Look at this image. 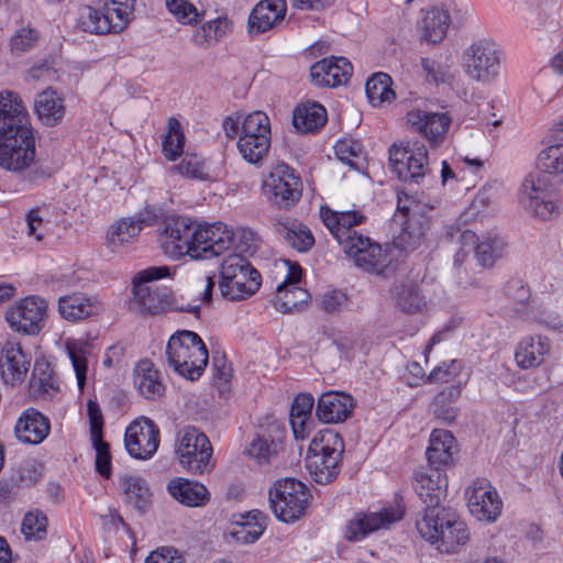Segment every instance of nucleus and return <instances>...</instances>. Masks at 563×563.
<instances>
[{"mask_svg": "<svg viewBox=\"0 0 563 563\" xmlns=\"http://www.w3.org/2000/svg\"><path fill=\"white\" fill-rule=\"evenodd\" d=\"M320 218L357 267L369 273L382 274L388 266L390 260L380 245L353 230V227L360 225L366 220L360 210L339 211L321 207Z\"/></svg>", "mask_w": 563, "mask_h": 563, "instance_id": "obj_1", "label": "nucleus"}, {"mask_svg": "<svg viewBox=\"0 0 563 563\" xmlns=\"http://www.w3.org/2000/svg\"><path fill=\"white\" fill-rule=\"evenodd\" d=\"M420 536L434 544L444 553H456L470 541V530L466 523L454 512L441 511L423 512L417 521Z\"/></svg>", "mask_w": 563, "mask_h": 563, "instance_id": "obj_2", "label": "nucleus"}, {"mask_svg": "<svg viewBox=\"0 0 563 563\" xmlns=\"http://www.w3.org/2000/svg\"><path fill=\"white\" fill-rule=\"evenodd\" d=\"M168 365L180 376L198 379L207 364L208 350L201 338L192 331L183 330L173 334L166 346Z\"/></svg>", "mask_w": 563, "mask_h": 563, "instance_id": "obj_3", "label": "nucleus"}, {"mask_svg": "<svg viewBox=\"0 0 563 563\" xmlns=\"http://www.w3.org/2000/svg\"><path fill=\"white\" fill-rule=\"evenodd\" d=\"M344 443L339 433L324 430L316 435L308 449L306 467L318 484L333 482L340 473Z\"/></svg>", "mask_w": 563, "mask_h": 563, "instance_id": "obj_4", "label": "nucleus"}, {"mask_svg": "<svg viewBox=\"0 0 563 563\" xmlns=\"http://www.w3.org/2000/svg\"><path fill=\"white\" fill-rule=\"evenodd\" d=\"M431 208L421 202L417 197L405 191L398 192L397 212L393 223L401 227L395 238V244L405 250H415L423 239L428 227L427 212Z\"/></svg>", "mask_w": 563, "mask_h": 563, "instance_id": "obj_5", "label": "nucleus"}, {"mask_svg": "<svg viewBox=\"0 0 563 563\" xmlns=\"http://www.w3.org/2000/svg\"><path fill=\"white\" fill-rule=\"evenodd\" d=\"M35 157L36 140L32 125L0 133V167L2 169L22 174L34 165Z\"/></svg>", "mask_w": 563, "mask_h": 563, "instance_id": "obj_6", "label": "nucleus"}, {"mask_svg": "<svg viewBox=\"0 0 563 563\" xmlns=\"http://www.w3.org/2000/svg\"><path fill=\"white\" fill-rule=\"evenodd\" d=\"M309 490L291 477L278 479L269 489V505L276 518L284 522H295L301 518L309 504Z\"/></svg>", "mask_w": 563, "mask_h": 563, "instance_id": "obj_7", "label": "nucleus"}, {"mask_svg": "<svg viewBox=\"0 0 563 563\" xmlns=\"http://www.w3.org/2000/svg\"><path fill=\"white\" fill-rule=\"evenodd\" d=\"M176 454L181 466L191 474L201 475L213 468L211 443L195 427H186L179 432Z\"/></svg>", "mask_w": 563, "mask_h": 563, "instance_id": "obj_8", "label": "nucleus"}, {"mask_svg": "<svg viewBox=\"0 0 563 563\" xmlns=\"http://www.w3.org/2000/svg\"><path fill=\"white\" fill-rule=\"evenodd\" d=\"M389 162L393 172L405 183H419L429 172L428 151L419 140L393 144L389 148Z\"/></svg>", "mask_w": 563, "mask_h": 563, "instance_id": "obj_9", "label": "nucleus"}, {"mask_svg": "<svg viewBox=\"0 0 563 563\" xmlns=\"http://www.w3.org/2000/svg\"><path fill=\"white\" fill-rule=\"evenodd\" d=\"M518 197L521 206L541 220H551L560 213L559 203L550 192L549 179L540 170L525 177Z\"/></svg>", "mask_w": 563, "mask_h": 563, "instance_id": "obj_10", "label": "nucleus"}, {"mask_svg": "<svg viewBox=\"0 0 563 563\" xmlns=\"http://www.w3.org/2000/svg\"><path fill=\"white\" fill-rule=\"evenodd\" d=\"M462 65L470 78L489 82L498 75L500 52L494 41L487 37L478 38L464 51Z\"/></svg>", "mask_w": 563, "mask_h": 563, "instance_id": "obj_11", "label": "nucleus"}, {"mask_svg": "<svg viewBox=\"0 0 563 563\" xmlns=\"http://www.w3.org/2000/svg\"><path fill=\"white\" fill-rule=\"evenodd\" d=\"M47 310L48 303L44 298L31 295L11 305L4 318L12 331L36 335L45 327Z\"/></svg>", "mask_w": 563, "mask_h": 563, "instance_id": "obj_12", "label": "nucleus"}, {"mask_svg": "<svg viewBox=\"0 0 563 563\" xmlns=\"http://www.w3.org/2000/svg\"><path fill=\"white\" fill-rule=\"evenodd\" d=\"M402 517L404 509L399 505L358 511L346 522L344 538L350 542L362 541L376 531L389 529Z\"/></svg>", "mask_w": 563, "mask_h": 563, "instance_id": "obj_13", "label": "nucleus"}, {"mask_svg": "<svg viewBox=\"0 0 563 563\" xmlns=\"http://www.w3.org/2000/svg\"><path fill=\"white\" fill-rule=\"evenodd\" d=\"M267 199L279 208H288L301 198L302 187L299 175L287 164H277L263 181Z\"/></svg>", "mask_w": 563, "mask_h": 563, "instance_id": "obj_14", "label": "nucleus"}, {"mask_svg": "<svg viewBox=\"0 0 563 563\" xmlns=\"http://www.w3.org/2000/svg\"><path fill=\"white\" fill-rule=\"evenodd\" d=\"M169 275L167 266H152L140 271L133 277L134 298L147 312L154 314L165 309L169 303V294L166 289L152 286L150 283Z\"/></svg>", "mask_w": 563, "mask_h": 563, "instance_id": "obj_15", "label": "nucleus"}, {"mask_svg": "<svg viewBox=\"0 0 563 563\" xmlns=\"http://www.w3.org/2000/svg\"><path fill=\"white\" fill-rule=\"evenodd\" d=\"M470 512L479 521L495 522L503 511L497 489L485 478H477L466 489Z\"/></svg>", "mask_w": 563, "mask_h": 563, "instance_id": "obj_16", "label": "nucleus"}, {"mask_svg": "<svg viewBox=\"0 0 563 563\" xmlns=\"http://www.w3.org/2000/svg\"><path fill=\"white\" fill-rule=\"evenodd\" d=\"M232 239V230L221 222L195 225L190 257L199 260L218 256L231 249Z\"/></svg>", "mask_w": 563, "mask_h": 563, "instance_id": "obj_17", "label": "nucleus"}, {"mask_svg": "<svg viewBox=\"0 0 563 563\" xmlns=\"http://www.w3.org/2000/svg\"><path fill=\"white\" fill-rule=\"evenodd\" d=\"M124 445L132 457L151 459L159 445V429L148 418L136 419L125 430Z\"/></svg>", "mask_w": 563, "mask_h": 563, "instance_id": "obj_18", "label": "nucleus"}, {"mask_svg": "<svg viewBox=\"0 0 563 563\" xmlns=\"http://www.w3.org/2000/svg\"><path fill=\"white\" fill-rule=\"evenodd\" d=\"M195 224L189 218L177 217L166 221L161 233L164 253L173 258L191 253Z\"/></svg>", "mask_w": 563, "mask_h": 563, "instance_id": "obj_19", "label": "nucleus"}, {"mask_svg": "<svg viewBox=\"0 0 563 563\" xmlns=\"http://www.w3.org/2000/svg\"><path fill=\"white\" fill-rule=\"evenodd\" d=\"M32 356L16 341H7L0 352V376L10 386L22 384L30 371Z\"/></svg>", "mask_w": 563, "mask_h": 563, "instance_id": "obj_20", "label": "nucleus"}, {"mask_svg": "<svg viewBox=\"0 0 563 563\" xmlns=\"http://www.w3.org/2000/svg\"><path fill=\"white\" fill-rule=\"evenodd\" d=\"M286 264L288 265V274L276 288L274 306L276 310L283 313H292L298 311L310 296L306 289L298 286L302 275L301 267L290 264L289 261Z\"/></svg>", "mask_w": 563, "mask_h": 563, "instance_id": "obj_21", "label": "nucleus"}, {"mask_svg": "<svg viewBox=\"0 0 563 563\" xmlns=\"http://www.w3.org/2000/svg\"><path fill=\"white\" fill-rule=\"evenodd\" d=\"M415 489L426 505L424 512L437 514L441 511L440 505L446 497V475L443 470H423L416 475Z\"/></svg>", "mask_w": 563, "mask_h": 563, "instance_id": "obj_22", "label": "nucleus"}, {"mask_svg": "<svg viewBox=\"0 0 563 563\" xmlns=\"http://www.w3.org/2000/svg\"><path fill=\"white\" fill-rule=\"evenodd\" d=\"M353 74V66L345 57L331 56L310 67L311 82L317 87L334 88L345 85Z\"/></svg>", "mask_w": 563, "mask_h": 563, "instance_id": "obj_23", "label": "nucleus"}, {"mask_svg": "<svg viewBox=\"0 0 563 563\" xmlns=\"http://www.w3.org/2000/svg\"><path fill=\"white\" fill-rule=\"evenodd\" d=\"M407 124L431 144H439L449 130L451 118L443 112L412 109L407 113Z\"/></svg>", "mask_w": 563, "mask_h": 563, "instance_id": "obj_24", "label": "nucleus"}, {"mask_svg": "<svg viewBox=\"0 0 563 563\" xmlns=\"http://www.w3.org/2000/svg\"><path fill=\"white\" fill-rule=\"evenodd\" d=\"M354 407V399L349 394L329 390L320 396L316 415L324 423H340L351 417Z\"/></svg>", "mask_w": 563, "mask_h": 563, "instance_id": "obj_25", "label": "nucleus"}, {"mask_svg": "<svg viewBox=\"0 0 563 563\" xmlns=\"http://www.w3.org/2000/svg\"><path fill=\"white\" fill-rule=\"evenodd\" d=\"M457 451L456 440L450 431L434 429L430 434L426 451L430 468L442 470V467L453 465Z\"/></svg>", "mask_w": 563, "mask_h": 563, "instance_id": "obj_26", "label": "nucleus"}, {"mask_svg": "<svg viewBox=\"0 0 563 563\" xmlns=\"http://www.w3.org/2000/svg\"><path fill=\"white\" fill-rule=\"evenodd\" d=\"M51 431V423L47 417L34 408L25 409L14 426L15 437L20 442L26 444L42 443Z\"/></svg>", "mask_w": 563, "mask_h": 563, "instance_id": "obj_27", "label": "nucleus"}, {"mask_svg": "<svg viewBox=\"0 0 563 563\" xmlns=\"http://www.w3.org/2000/svg\"><path fill=\"white\" fill-rule=\"evenodd\" d=\"M31 126L29 113L19 93L12 90L0 91V133Z\"/></svg>", "mask_w": 563, "mask_h": 563, "instance_id": "obj_28", "label": "nucleus"}, {"mask_svg": "<svg viewBox=\"0 0 563 563\" xmlns=\"http://www.w3.org/2000/svg\"><path fill=\"white\" fill-rule=\"evenodd\" d=\"M284 437L285 430L278 426H273L271 431H263L253 438L246 453L260 465L271 464L283 449Z\"/></svg>", "mask_w": 563, "mask_h": 563, "instance_id": "obj_29", "label": "nucleus"}, {"mask_svg": "<svg viewBox=\"0 0 563 563\" xmlns=\"http://www.w3.org/2000/svg\"><path fill=\"white\" fill-rule=\"evenodd\" d=\"M285 0H262L251 11L247 26L250 33H265L284 20Z\"/></svg>", "mask_w": 563, "mask_h": 563, "instance_id": "obj_30", "label": "nucleus"}, {"mask_svg": "<svg viewBox=\"0 0 563 563\" xmlns=\"http://www.w3.org/2000/svg\"><path fill=\"white\" fill-rule=\"evenodd\" d=\"M550 340L542 335H528L516 346L515 361L521 369L540 366L550 353Z\"/></svg>", "mask_w": 563, "mask_h": 563, "instance_id": "obj_31", "label": "nucleus"}, {"mask_svg": "<svg viewBox=\"0 0 563 563\" xmlns=\"http://www.w3.org/2000/svg\"><path fill=\"white\" fill-rule=\"evenodd\" d=\"M101 303L84 294H71L58 299V312L67 321L77 322L98 314Z\"/></svg>", "mask_w": 563, "mask_h": 563, "instance_id": "obj_32", "label": "nucleus"}, {"mask_svg": "<svg viewBox=\"0 0 563 563\" xmlns=\"http://www.w3.org/2000/svg\"><path fill=\"white\" fill-rule=\"evenodd\" d=\"M167 490L174 499L187 507H203L210 500V493L203 484L183 477L170 479Z\"/></svg>", "mask_w": 563, "mask_h": 563, "instance_id": "obj_33", "label": "nucleus"}, {"mask_svg": "<svg viewBox=\"0 0 563 563\" xmlns=\"http://www.w3.org/2000/svg\"><path fill=\"white\" fill-rule=\"evenodd\" d=\"M119 487L124 496V503L141 514L152 504V492L146 481L136 474H124L119 478Z\"/></svg>", "mask_w": 563, "mask_h": 563, "instance_id": "obj_34", "label": "nucleus"}, {"mask_svg": "<svg viewBox=\"0 0 563 563\" xmlns=\"http://www.w3.org/2000/svg\"><path fill=\"white\" fill-rule=\"evenodd\" d=\"M65 349L76 375L77 386L82 391L87 382L88 360L93 350L92 341L88 336L68 338L65 340Z\"/></svg>", "mask_w": 563, "mask_h": 563, "instance_id": "obj_35", "label": "nucleus"}, {"mask_svg": "<svg viewBox=\"0 0 563 563\" xmlns=\"http://www.w3.org/2000/svg\"><path fill=\"white\" fill-rule=\"evenodd\" d=\"M274 228L276 233L298 252H307L314 244V238L310 229L297 219L277 220Z\"/></svg>", "mask_w": 563, "mask_h": 563, "instance_id": "obj_36", "label": "nucleus"}, {"mask_svg": "<svg viewBox=\"0 0 563 563\" xmlns=\"http://www.w3.org/2000/svg\"><path fill=\"white\" fill-rule=\"evenodd\" d=\"M506 296L514 301L515 310L527 320H534L547 327L555 328L558 324L556 316H537L533 311L528 310V301L530 298V290L520 279H511L505 286Z\"/></svg>", "mask_w": 563, "mask_h": 563, "instance_id": "obj_37", "label": "nucleus"}, {"mask_svg": "<svg viewBox=\"0 0 563 563\" xmlns=\"http://www.w3.org/2000/svg\"><path fill=\"white\" fill-rule=\"evenodd\" d=\"M260 285L261 275L253 266L244 268V272L233 276L232 280L219 282L222 295L230 300H243L252 296Z\"/></svg>", "mask_w": 563, "mask_h": 563, "instance_id": "obj_38", "label": "nucleus"}, {"mask_svg": "<svg viewBox=\"0 0 563 563\" xmlns=\"http://www.w3.org/2000/svg\"><path fill=\"white\" fill-rule=\"evenodd\" d=\"M327 123V110L318 102L298 104L292 113V125L300 133L318 132Z\"/></svg>", "mask_w": 563, "mask_h": 563, "instance_id": "obj_39", "label": "nucleus"}, {"mask_svg": "<svg viewBox=\"0 0 563 563\" xmlns=\"http://www.w3.org/2000/svg\"><path fill=\"white\" fill-rule=\"evenodd\" d=\"M134 373V385L144 398L155 400L163 396L165 386L162 383L159 372L154 368L152 362L147 360L140 361Z\"/></svg>", "mask_w": 563, "mask_h": 563, "instance_id": "obj_40", "label": "nucleus"}, {"mask_svg": "<svg viewBox=\"0 0 563 563\" xmlns=\"http://www.w3.org/2000/svg\"><path fill=\"white\" fill-rule=\"evenodd\" d=\"M508 252V243L497 231L483 234L476 244L475 256L483 267H493Z\"/></svg>", "mask_w": 563, "mask_h": 563, "instance_id": "obj_41", "label": "nucleus"}, {"mask_svg": "<svg viewBox=\"0 0 563 563\" xmlns=\"http://www.w3.org/2000/svg\"><path fill=\"white\" fill-rule=\"evenodd\" d=\"M35 111L45 125H57L65 115L64 99L55 90L46 89L37 95Z\"/></svg>", "mask_w": 563, "mask_h": 563, "instance_id": "obj_42", "label": "nucleus"}, {"mask_svg": "<svg viewBox=\"0 0 563 563\" xmlns=\"http://www.w3.org/2000/svg\"><path fill=\"white\" fill-rule=\"evenodd\" d=\"M141 227L133 218H121L114 221L107 231V245L115 251L134 243L140 235Z\"/></svg>", "mask_w": 563, "mask_h": 563, "instance_id": "obj_43", "label": "nucleus"}, {"mask_svg": "<svg viewBox=\"0 0 563 563\" xmlns=\"http://www.w3.org/2000/svg\"><path fill=\"white\" fill-rule=\"evenodd\" d=\"M397 306L408 313H415L426 306V299L420 294L418 285L412 280L397 283L391 289Z\"/></svg>", "mask_w": 563, "mask_h": 563, "instance_id": "obj_44", "label": "nucleus"}, {"mask_svg": "<svg viewBox=\"0 0 563 563\" xmlns=\"http://www.w3.org/2000/svg\"><path fill=\"white\" fill-rule=\"evenodd\" d=\"M265 530V516L258 511H250L242 522H236L231 531L232 537L241 543L250 544L258 540Z\"/></svg>", "mask_w": 563, "mask_h": 563, "instance_id": "obj_45", "label": "nucleus"}, {"mask_svg": "<svg viewBox=\"0 0 563 563\" xmlns=\"http://www.w3.org/2000/svg\"><path fill=\"white\" fill-rule=\"evenodd\" d=\"M450 24L451 15L445 8L433 5L421 10L418 26L423 35H446Z\"/></svg>", "mask_w": 563, "mask_h": 563, "instance_id": "obj_46", "label": "nucleus"}, {"mask_svg": "<svg viewBox=\"0 0 563 563\" xmlns=\"http://www.w3.org/2000/svg\"><path fill=\"white\" fill-rule=\"evenodd\" d=\"M114 21H110V15L104 8V13L100 14L99 11L91 7H85L80 11L78 27L85 33L93 35H107L113 33Z\"/></svg>", "mask_w": 563, "mask_h": 563, "instance_id": "obj_47", "label": "nucleus"}, {"mask_svg": "<svg viewBox=\"0 0 563 563\" xmlns=\"http://www.w3.org/2000/svg\"><path fill=\"white\" fill-rule=\"evenodd\" d=\"M366 96L374 107L390 103L396 95L391 89V78L387 74L377 73L367 79L365 85Z\"/></svg>", "mask_w": 563, "mask_h": 563, "instance_id": "obj_48", "label": "nucleus"}, {"mask_svg": "<svg viewBox=\"0 0 563 563\" xmlns=\"http://www.w3.org/2000/svg\"><path fill=\"white\" fill-rule=\"evenodd\" d=\"M540 172L563 178V142L543 148L537 157Z\"/></svg>", "mask_w": 563, "mask_h": 563, "instance_id": "obj_49", "label": "nucleus"}, {"mask_svg": "<svg viewBox=\"0 0 563 563\" xmlns=\"http://www.w3.org/2000/svg\"><path fill=\"white\" fill-rule=\"evenodd\" d=\"M269 147L268 136L246 137L238 141L239 153L250 164L260 163L267 155Z\"/></svg>", "mask_w": 563, "mask_h": 563, "instance_id": "obj_50", "label": "nucleus"}, {"mask_svg": "<svg viewBox=\"0 0 563 563\" xmlns=\"http://www.w3.org/2000/svg\"><path fill=\"white\" fill-rule=\"evenodd\" d=\"M268 136L271 140V122L263 111H254L243 118L239 139Z\"/></svg>", "mask_w": 563, "mask_h": 563, "instance_id": "obj_51", "label": "nucleus"}, {"mask_svg": "<svg viewBox=\"0 0 563 563\" xmlns=\"http://www.w3.org/2000/svg\"><path fill=\"white\" fill-rule=\"evenodd\" d=\"M185 136L181 131L180 122L170 118L168 120V132L163 141V153L169 161H175L181 155L184 150Z\"/></svg>", "mask_w": 563, "mask_h": 563, "instance_id": "obj_52", "label": "nucleus"}, {"mask_svg": "<svg viewBox=\"0 0 563 563\" xmlns=\"http://www.w3.org/2000/svg\"><path fill=\"white\" fill-rule=\"evenodd\" d=\"M135 2L136 0H111V3L106 4L110 21L115 22L113 33H120L128 26Z\"/></svg>", "mask_w": 563, "mask_h": 563, "instance_id": "obj_53", "label": "nucleus"}, {"mask_svg": "<svg viewBox=\"0 0 563 563\" xmlns=\"http://www.w3.org/2000/svg\"><path fill=\"white\" fill-rule=\"evenodd\" d=\"M461 393V388L459 386H452L448 390L439 393L433 401V413L434 416L446 422L451 423L456 415L457 410L448 404V400H452L456 398Z\"/></svg>", "mask_w": 563, "mask_h": 563, "instance_id": "obj_54", "label": "nucleus"}, {"mask_svg": "<svg viewBox=\"0 0 563 563\" xmlns=\"http://www.w3.org/2000/svg\"><path fill=\"white\" fill-rule=\"evenodd\" d=\"M334 153L338 159L352 168H358L363 158L362 144L352 139H343L335 143Z\"/></svg>", "mask_w": 563, "mask_h": 563, "instance_id": "obj_55", "label": "nucleus"}, {"mask_svg": "<svg viewBox=\"0 0 563 563\" xmlns=\"http://www.w3.org/2000/svg\"><path fill=\"white\" fill-rule=\"evenodd\" d=\"M47 518L38 510L27 512L21 525V531L26 540H42L46 536Z\"/></svg>", "mask_w": 563, "mask_h": 563, "instance_id": "obj_56", "label": "nucleus"}, {"mask_svg": "<svg viewBox=\"0 0 563 563\" xmlns=\"http://www.w3.org/2000/svg\"><path fill=\"white\" fill-rule=\"evenodd\" d=\"M318 305L327 313H339L347 309L350 300L347 295L339 289H329L320 295Z\"/></svg>", "mask_w": 563, "mask_h": 563, "instance_id": "obj_57", "label": "nucleus"}, {"mask_svg": "<svg viewBox=\"0 0 563 563\" xmlns=\"http://www.w3.org/2000/svg\"><path fill=\"white\" fill-rule=\"evenodd\" d=\"M178 172L192 179L205 180L208 178V172L205 161L196 154H186L177 165Z\"/></svg>", "mask_w": 563, "mask_h": 563, "instance_id": "obj_58", "label": "nucleus"}, {"mask_svg": "<svg viewBox=\"0 0 563 563\" xmlns=\"http://www.w3.org/2000/svg\"><path fill=\"white\" fill-rule=\"evenodd\" d=\"M166 5L169 12L184 24H196L200 22L197 9L186 0H167Z\"/></svg>", "mask_w": 563, "mask_h": 563, "instance_id": "obj_59", "label": "nucleus"}, {"mask_svg": "<svg viewBox=\"0 0 563 563\" xmlns=\"http://www.w3.org/2000/svg\"><path fill=\"white\" fill-rule=\"evenodd\" d=\"M251 266L250 262L242 255L230 254L224 258L221 265L220 282L232 280L233 276L242 274L244 268Z\"/></svg>", "mask_w": 563, "mask_h": 563, "instance_id": "obj_60", "label": "nucleus"}, {"mask_svg": "<svg viewBox=\"0 0 563 563\" xmlns=\"http://www.w3.org/2000/svg\"><path fill=\"white\" fill-rule=\"evenodd\" d=\"M90 440L96 451V470L100 475L108 478L111 474L109 444L103 441L102 437H99L98 440L90 438Z\"/></svg>", "mask_w": 563, "mask_h": 563, "instance_id": "obj_61", "label": "nucleus"}, {"mask_svg": "<svg viewBox=\"0 0 563 563\" xmlns=\"http://www.w3.org/2000/svg\"><path fill=\"white\" fill-rule=\"evenodd\" d=\"M461 371V365L457 361L453 360L450 363H443L433 368L428 376L429 383H450L454 380Z\"/></svg>", "mask_w": 563, "mask_h": 563, "instance_id": "obj_62", "label": "nucleus"}, {"mask_svg": "<svg viewBox=\"0 0 563 563\" xmlns=\"http://www.w3.org/2000/svg\"><path fill=\"white\" fill-rule=\"evenodd\" d=\"M233 239L231 249H233V254H246L251 253L254 249V234L250 230L245 229H238L235 231H232Z\"/></svg>", "mask_w": 563, "mask_h": 563, "instance_id": "obj_63", "label": "nucleus"}, {"mask_svg": "<svg viewBox=\"0 0 563 563\" xmlns=\"http://www.w3.org/2000/svg\"><path fill=\"white\" fill-rule=\"evenodd\" d=\"M87 415L89 418L90 438L98 440L99 437H102L103 416L100 406L96 400H88Z\"/></svg>", "mask_w": 563, "mask_h": 563, "instance_id": "obj_64", "label": "nucleus"}]
</instances>
